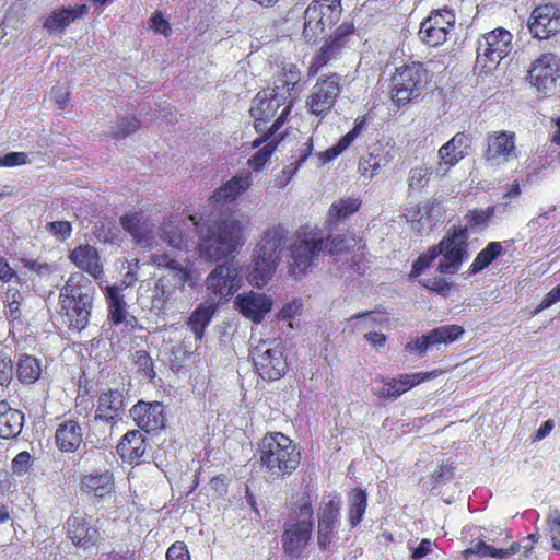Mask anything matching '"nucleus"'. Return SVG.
Instances as JSON below:
<instances>
[{
    "instance_id": "obj_18",
    "label": "nucleus",
    "mask_w": 560,
    "mask_h": 560,
    "mask_svg": "<svg viewBox=\"0 0 560 560\" xmlns=\"http://www.w3.org/2000/svg\"><path fill=\"white\" fill-rule=\"evenodd\" d=\"M455 16L452 11L439 10L432 12L420 25L419 36L423 43L436 47L446 39L454 27Z\"/></svg>"
},
{
    "instance_id": "obj_49",
    "label": "nucleus",
    "mask_w": 560,
    "mask_h": 560,
    "mask_svg": "<svg viewBox=\"0 0 560 560\" xmlns=\"http://www.w3.org/2000/svg\"><path fill=\"white\" fill-rule=\"evenodd\" d=\"M151 262L158 268H163L170 272L166 276H177L184 273L186 279H191V272L180 261L167 253H154L151 255Z\"/></svg>"
},
{
    "instance_id": "obj_38",
    "label": "nucleus",
    "mask_w": 560,
    "mask_h": 560,
    "mask_svg": "<svg viewBox=\"0 0 560 560\" xmlns=\"http://www.w3.org/2000/svg\"><path fill=\"white\" fill-rule=\"evenodd\" d=\"M392 160L389 152H384L380 148H375L366 155L361 156L359 162V171L361 175L368 179H372L378 172L385 167Z\"/></svg>"
},
{
    "instance_id": "obj_8",
    "label": "nucleus",
    "mask_w": 560,
    "mask_h": 560,
    "mask_svg": "<svg viewBox=\"0 0 560 560\" xmlns=\"http://www.w3.org/2000/svg\"><path fill=\"white\" fill-rule=\"evenodd\" d=\"M429 80V72L420 62L397 67L392 77V100L397 105H406L421 95Z\"/></svg>"
},
{
    "instance_id": "obj_25",
    "label": "nucleus",
    "mask_w": 560,
    "mask_h": 560,
    "mask_svg": "<svg viewBox=\"0 0 560 560\" xmlns=\"http://www.w3.org/2000/svg\"><path fill=\"white\" fill-rule=\"evenodd\" d=\"M125 405L126 399L122 390L108 389L97 398L94 419L107 423L121 419Z\"/></svg>"
},
{
    "instance_id": "obj_12",
    "label": "nucleus",
    "mask_w": 560,
    "mask_h": 560,
    "mask_svg": "<svg viewBox=\"0 0 560 560\" xmlns=\"http://www.w3.org/2000/svg\"><path fill=\"white\" fill-rule=\"evenodd\" d=\"M355 26L351 21H343L324 42L318 51L313 56L308 67L310 74L317 71L328 62L338 59L343 49L353 42Z\"/></svg>"
},
{
    "instance_id": "obj_33",
    "label": "nucleus",
    "mask_w": 560,
    "mask_h": 560,
    "mask_svg": "<svg viewBox=\"0 0 560 560\" xmlns=\"http://www.w3.org/2000/svg\"><path fill=\"white\" fill-rule=\"evenodd\" d=\"M113 487V475L109 471L84 475L81 480V490L100 499L108 495Z\"/></svg>"
},
{
    "instance_id": "obj_32",
    "label": "nucleus",
    "mask_w": 560,
    "mask_h": 560,
    "mask_svg": "<svg viewBox=\"0 0 560 560\" xmlns=\"http://www.w3.org/2000/svg\"><path fill=\"white\" fill-rule=\"evenodd\" d=\"M301 81V71L299 67L294 63H288L283 66L281 72L278 74L275 86L269 89L280 95V97L285 102H292L293 100L290 97L291 92Z\"/></svg>"
},
{
    "instance_id": "obj_19",
    "label": "nucleus",
    "mask_w": 560,
    "mask_h": 560,
    "mask_svg": "<svg viewBox=\"0 0 560 560\" xmlns=\"http://www.w3.org/2000/svg\"><path fill=\"white\" fill-rule=\"evenodd\" d=\"M241 276L233 265H219L207 277V289L213 300H228L241 287Z\"/></svg>"
},
{
    "instance_id": "obj_56",
    "label": "nucleus",
    "mask_w": 560,
    "mask_h": 560,
    "mask_svg": "<svg viewBox=\"0 0 560 560\" xmlns=\"http://www.w3.org/2000/svg\"><path fill=\"white\" fill-rule=\"evenodd\" d=\"M304 145H305V149L298 162V166L294 170H291V168L283 170L282 175L276 177V179H275L276 187L282 188V187L287 186L289 184V182L291 180L292 176L294 175L295 171L298 170V167L306 160L307 155L311 153V150H312L311 140H308Z\"/></svg>"
},
{
    "instance_id": "obj_27",
    "label": "nucleus",
    "mask_w": 560,
    "mask_h": 560,
    "mask_svg": "<svg viewBox=\"0 0 560 560\" xmlns=\"http://www.w3.org/2000/svg\"><path fill=\"white\" fill-rule=\"evenodd\" d=\"M107 302L108 319L115 325L125 324L126 327H133L135 317L127 318V303L122 294V287L107 285L104 290Z\"/></svg>"
},
{
    "instance_id": "obj_13",
    "label": "nucleus",
    "mask_w": 560,
    "mask_h": 560,
    "mask_svg": "<svg viewBox=\"0 0 560 560\" xmlns=\"http://www.w3.org/2000/svg\"><path fill=\"white\" fill-rule=\"evenodd\" d=\"M253 363L258 375L266 381L279 380L288 368L283 351L275 340H264L254 348Z\"/></svg>"
},
{
    "instance_id": "obj_20",
    "label": "nucleus",
    "mask_w": 560,
    "mask_h": 560,
    "mask_svg": "<svg viewBox=\"0 0 560 560\" xmlns=\"http://www.w3.org/2000/svg\"><path fill=\"white\" fill-rule=\"evenodd\" d=\"M527 27L535 38H549L560 31V10L551 3L536 7L528 19Z\"/></svg>"
},
{
    "instance_id": "obj_26",
    "label": "nucleus",
    "mask_w": 560,
    "mask_h": 560,
    "mask_svg": "<svg viewBox=\"0 0 560 560\" xmlns=\"http://www.w3.org/2000/svg\"><path fill=\"white\" fill-rule=\"evenodd\" d=\"M69 259L80 270L89 273L98 280L104 275V267L98 250L89 244L74 247L69 255Z\"/></svg>"
},
{
    "instance_id": "obj_55",
    "label": "nucleus",
    "mask_w": 560,
    "mask_h": 560,
    "mask_svg": "<svg viewBox=\"0 0 560 560\" xmlns=\"http://www.w3.org/2000/svg\"><path fill=\"white\" fill-rule=\"evenodd\" d=\"M45 230L60 242H65L72 234V225L69 221L48 222Z\"/></svg>"
},
{
    "instance_id": "obj_42",
    "label": "nucleus",
    "mask_w": 560,
    "mask_h": 560,
    "mask_svg": "<svg viewBox=\"0 0 560 560\" xmlns=\"http://www.w3.org/2000/svg\"><path fill=\"white\" fill-rule=\"evenodd\" d=\"M215 313L214 304H201L199 305L189 316L188 326L195 335L197 340H200L203 336L205 329L211 322Z\"/></svg>"
},
{
    "instance_id": "obj_54",
    "label": "nucleus",
    "mask_w": 560,
    "mask_h": 560,
    "mask_svg": "<svg viewBox=\"0 0 560 560\" xmlns=\"http://www.w3.org/2000/svg\"><path fill=\"white\" fill-rule=\"evenodd\" d=\"M419 283L423 288L443 295L450 291L452 285L448 280L440 276L421 278Z\"/></svg>"
},
{
    "instance_id": "obj_58",
    "label": "nucleus",
    "mask_w": 560,
    "mask_h": 560,
    "mask_svg": "<svg viewBox=\"0 0 560 560\" xmlns=\"http://www.w3.org/2000/svg\"><path fill=\"white\" fill-rule=\"evenodd\" d=\"M14 365L12 360L0 352V385L8 387L13 381Z\"/></svg>"
},
{
    "instance_id": "obj_14",
    "label": "nucleus",
    "mask_w": 560,
    "mask_h": 560,
    "mask_svg": "<svg viewBox=\"0 0 560 560\" xmlns=\"http://www.w3.org/2000/svg\"><path fill=\"white\" fill-rule=\"evenodd\" d=\"M559 78L560 59L551 52L542 54L535 59L527 74L529 84L545 95L555 93Z\"/></svg>"
},
{
    "instance_id": "obj_50",
    "label": "nucleus",
    "mask_w": 560,
    "mask_h": 560,
    "mask_svg": "<svg viewBox=\"0 0 560 560\" xmlns=\"http://www.w3.org/2000/svg\"><path fill=\"white\" fill-rule=\"evenodd\" d=\"M508 203H499L487 209H475L467 213L466 218L471 226H483L490 219L498 213L502 214L505 211Z\"/></svg>"
},
{
    "instance_id": "obj_52",
    "label": "nucleus",
    "mask_w": 560,
    "mask_h": 560,
    "mask_svg": "<svg viewBox=\"0 0 560 560\" xmlns=\"http://www.w3.org/2000/svg\"><path fill=\"white\" fill-rule=\"evenodd\" d=\"M431 168L427 165L417 166L410 170L408 185L411 189H420L428 185Z\"/></svg>"
},
{
    "instance_id": "obj_31",
    "label": "nucleus",
    "mask_w": 560,
    "mask_h": 560,
    "mask_svg": "<svg viewBox=\"0 0 560 560\" xmlns=\"http://www.w3.org/2000/svg\"><path fill=\"white\" fill-rule=\"evenodd\" d=\"M281 139L282 136L275 135L273 132H265L260 138L255 139L252 142L253 148H258L261 143H265V145L247 160V165L255 171L265 166L271 158V154L276 151Z\"/></svg>"
},
{
    "instance_id": "obj_16",
    "label": "nucleus",
    "mask_w": 560,
    "mask_h": 560,
    "mask_svg": "<svg viewBox=\"0 0 560 560\" xmlns=\"http://www.w3.org/2000/svg\"><path fill=\"white\" fill-rule=\"evenodd\" d=\"M436 375L438 372L432 371L401 374L397 378L381 376L374 380L372 390L381 398L395 400L416 385H419L424 381H429Z\"/></svg>"
},
{
    "instance_id": "obj_3",
    "label": "nucleus",
    "mask_w": 560,
    "mask_h": 560,
    "mask_svg": "<svg viewBox=\"0 0 560 560\" xmlns=\"http://www.w3.org/2000/svg\"><path fill=\"white\" fill-rule=\"evenodd\" d=\"M95 289L80 272L72 273L60 289L63 322L73 331H82L90 323Z\"/></svg>"
},
{
    "instance_id": "obj_4",
    "label": "nucleus",
    "mask_w": 560,
    "mask_h": 560,
    "mask_svg": "<svg viewBox=\"0 0 560 560\" xmlns=\"http://www.w3.org/2000/svg\"><path fill=\"white\" fill-rule=\"evenodd\" d=\"M257 453L265 478L271 481L290 476L301 460L293 441L280 432L266 434L258 444Z\"/></svg>"
},
{
    "instance_id": "obj_37",
    "label": "nucleus",
    "mask_w": 560,
    "mask_h": 560,
    "mask_svg": "<svg viewBox=\"0 0 560 560\" xmlns=\"http://www.w3.org/2000/svg\"><path fill=\"white\" fill-rule=\"evenodd\" d=\"M273 300L265 293L247 292V319L262 323L272 311Z\"/></svg>"
},
{
    "instance_id": "obj_63",
    "label": "nucleus",
    "mask_w": 560,
    "mask_h": 560,
    "mask_svg": "<svg viewBox=\"0 0 560 560\" xmlns=\"http://www.w3.org/2000/svg\"><path fill=\"white\" fill-rule=\"evenodd\" d=\"M31 466V455L28 452H20L12 460V470L15 475L25 474Z\"/></svg>"
},
{
    "instance_id": "obj_64",
    "label": "nucleus",
    "mask_w": 560,
    "mask_h": 560,
    "mask_svg": "<svg viewBox=\"0 0 560 560\" xmlns=\"http://www.w3.org/2000/svg\"><path fill=\"white\" fill-rule=\"evenodd\" d=\"M348 240L341 235L330 236L327 238L324 237V248L329 247L331 255H338L348 248V245L346 244Z\"/></svg>"
},
{
    "instance_id": "obj_11",
    "label": "nucleus",
    "mask_w": 560,
    "mask_h": 560,
    "mask_svg": "<svg viewBox=\"0 0 560 560\" xmlns=\"http://www.w3.org/2000/svg\"><path fill=\"white\" fill-rule=\"evenodd\" d=\"M313 532V508L308 501L300 504L296 517L290 522L283 533L282 544L285 553L298 557L307 546Z\"/></svg>"
},
{
    "instance_id": "obj_7",
    "label": "nucleus",
    "mask_w": 560,
    "mask_h": 560,
    "mask_svg": "<svg viewBox=\"0 0 560 560\" xmlns=\"http://www.w3.org/2000/svg\"><path fill=\"white\" fill-rule=\"evenodd\" d=\"M292 108V102L283 101L269 89L260 91L252 102L249 109L254 127L258 133L277 131L283 125Z\"/></svg>"
},
{
    "instance_id": "obj_62",
    "label": "nucleus",
    "mask_w": 560,
    "mask_h": 560,
    "mask_svg": "<svg viewBox=\"0 0 560 560\" xmlns=\"http://www.w3.org/2000/svg\"><path fill=\"white\" fill-rule=\"evenodd\" d=\"M430 348L431 343L428 338V334L421 337H417L406 345V349H408L411 353H415L417 355L424 354Z\"/></svg>"
},
{
    "instance_id": "obj_28",
    "label": "nucleus",
    "mask_w": 560,
    "mask_h": 560,
    "mask_svg": "<svg viewBox=\"0 0 560 560\" xmlns=\"http://www.w3.org/2000/svg\"><path fill=\"white\" fill-rule=\"evenodd\" d=\"M68 537L71 541L81 548L93 546L98 539V532L96 528L90 526L84 515L72 514L67 520Z\"/></svg>"
},
{
    "instance_id": "obj_36",
    "label": "nucleus",
    "mask_w": 560,
    "mask_h": 560,
    "mask_svg": "<svg viewBox=\"0 0 560 560\" xmlns=\"http://www.w3.org/2000/svg\"><path fill=\"white\" fill-rule=\"evenodd\" d=\"M182 221L173 218L165 219L159 230L160 240L170 247L182 250L187 247V240L180 228Z\"/></svg>"
},
{
    "instance_id": "obj_17",
    "label": "nucleus",
    "mask_w": 560,
    "mask_h": 560,
    "mask_svg": "<svg viewBox=\"0 0 560 560\" xmlns=\"http://www.w3.org/2000/svg\"><path fill=\"white\" fill-rule=\"evenodd\" d=\"M189 281L183 272L177 276L159 277L152 289L151 308L158 314L164 313L176 302L178 291H183Z\"/></svg>"
},
{
    "instance_id": "obj_39",
    "label": "nucleus",
    "mask_w": 560,
    "mask_h": 560,
    "mask_svg": "<svg viewBox=\"0 0 560 560\" xmlns=\"http://www.w3.org/2000/svg\"><path fill=\"white\" fill-rule=\"evenodd\" d=\"M365 125L364 118H358L353 128L346 133L335 145L324 152H319L317 158L320 164L328 163L347 150L350 144L358 138Z\"/></svg>"
},
{
    "instance_id": "obj_23",
    "label": "nucleus",
    "mask_w": 560,
    "mask_h": 560,
    "mask_svg": "<svg viewBox=\"0 0 560 560\" xmlns=\"http://www.w3.org/2000/svg\"><path fill=\"white\" fill-rule=\"evenodd\" d=\"M129 413L136 424L148 433L164 428V406L160 401L147 402L139 400L131 407Z\"/></svg>"
},
{
    "instance_id": "obj_29",
    "label": "nucleus",
    "mask_w": 560,
    "mask_h": 560,
    "mask_svg": "<svg viewBox=\"0 0 560 560\" xmlns=\"http://www.w3.org/2000/svg\"><path fill=\"white\" fill-rule=\"evenodd\" d=\"M82 436L83 432L79 422L69 419L58 424L55 433V442L59 451L73 453L82 443Z\"/></svg>"
},
{
    "instance_id": "obj_61",
    "label": "nucleus",
    "mask_w": 560,
    "mask_h": 560,
    "mask_svg": "<svg viewBox=\"0 0 560 560\" xmlns=\"http://www.w3.org/2000/svg\"><path fill=\"white\" fill-rule=\"evenodd\" d=\"M167 560H190L187 546L184 541L174 542L166 551Z\"/></svg>"
},
{
    "instance_id": "obj_41",
    "label": "nucleus",
    "mask_w": 560,
    "mask_h": 560,
    "mask_svg": "<svg viewBox=\"0 0 560 560\" xmlns=\"http://www.w3.org/2000/svg\"><path fill=\"white\" fill-rule=\"evenodd\" d=\"M368 508V493L361 488L351 490L348 494V520L352 528L363 520Z\"/></svg>"
},
{
    "instance_id": "obj_34",
    "label": "nucleus",
    "mask_w": 560,
    "mask_h": 560,
    "mask_svg": "<svg viewBox=\"0 0 560 560\" xmlns=\"http://www.w3.org/2000/svg\"><path fill=\"white\" fill-rule=\"evenodd\" d=\"M117 453L130 462L140 460L145 453L144 438L140 431H128L117 445Z\"/></svg>"
},
{
    "instance_id": "obj_40",
    "label": "nucleus",
    "mask_w": 560,
    "mask_h": 560,
    "mask_svg": "<svg viewBox=\"0 0 560 560\" xmlns=\"http://www.w3.org/2000/svg\"><path fill=\"white\" fill-rule=\"evenodd\" d=\"M443 207L440 202H431L422 206L417 220V230L421 234L430 233L443 220Z\"/></svg>"
},
{
    "instance_id": "obj_1",
    "label": "nucleus",
    "mask_w": 560,
    "mask_h": 560,
    "mask_svg": "<svg viewBox=\"0 0 560 560\" xmlns=\"http://www.w3.org/2000/svg\"><path fill=\"white\" fill-rule=\"evenodd\" d=\"M245 189V178L236 175L224 186L214 191L209 200L211 213L208 226L199 243L200 256L211 261H219L233 255L236 250L242 226L233 218V203Z\"/></svg>"
},
{
    "instance_id": "obj_43",
    "label": "nucleus",
    "mask_w": 560,
    "mask_h": 560,
    "mask_svg": "<svg viewBox=\"0 0 560 560\" xmlns=\"http://www.w3.org/2000/svg\"><path fill=\"white\" fill-rule=\"evenodd\" d=\"M40 374L42 366L37 358L30 354H23L19 358L16 376L21 383L33 384L40 377Z\"/></svg>"
},
{
    "instance_id": "obj_44",
    "label": "nucleus",
    "mask_w": 560,
    "mask_h": 560,
    "mask_svg": "<svg viewBox=\"0 0 560 560\" xmlns=\"http://www.w3.org/2000/svg\"><path fill=\"white\" fill-rule=\"evenodd\" d=\"M361 206V200L359 198H345L335 201L327 214V222L332 225L337 224L341 220H346L351 214L355 213Z\"/></svg>"
},
{
    "instance_id": "obj_2",
    "label": "nucleus",
    "mask_w": 560,
    "mask_h": 560,
    "mask_svg": "<svg viewBox=\"0 0 560 560\" xmlns=\"http://www.w3.org/2000/svg\"><path fill=\"white\" fill-rule=\"evenodd\" d=\"M468 256L467 229H454L413 261L410 278H418L435 259H439L436 269L441 275H455Z\"/></svg>"
},
{
    "instance_id": "obj_60",
    "label": "nucleus",
    "mask_w": 560,
    "mask_h": 560,
    "mask_svg": "<svg viewBox=\"0 0 560 560\" xmlns=\"http://www.w3.org/2000/svg\"><path fill=\"white\" fill-rule=\"evenodd\" d=\"M30 162L28 153L25 152H9L0 156V167H15L28 164Z\"/></svg>"
},
{
    "instance_id": "obj_10",
    "label": "nucleus",
    "mask_w": 560,
    "mask_h": 560,
    "mask_svg": "<svg viewBox=\"0 0 560 560\" xmlns=\"http://www.w3.org/2000/svg\"><path fill=\"white\" fill-rule=\"evenodd\" d=\"M513 35L503 27L485 34L477 42L476 62L483 69H495L512 50Z\"/></svg>"
},
{
    "instance_id": "obj_59",
    "label": "nucleus",
    "mask_w": 560,
    "mask_h": 560,
    "mask_svg": "<svg viewBox=\"0 0 560 560\" xmlns=\"http://www.w3.org/2000/svg\"><path fill=\"white\" fill-rule=\"evenodd\" d=\"M548 532L551 536L553 548L560 550V512L552 511L547 517Z\"/></svg>"
},
{
    "instance_id": "obj_30",
    "label": "nucleus",
    "mask_w": 560,
    "mask_h": 560,
    "mask_svg": "<svg viewBox=\"0 0 560 560\" xmlns=\"http://www.w3.org/2000/svg\"><path fill=\"white\" fill-rule=\"evenodd\" d=\"M24 425V413L12 408L7 400L0 401V438L16 439Z\"/></svg>"
},
{
    "instance_id": "obj_6",
    "label": "nucleus",
    "mask_w": 560,
    "mask_h": 560,
    "mask_svg": "<svg viewBox=\"0 0 560 560\" xmlns=\"http://www.w3.org/2000/svg\"><path fill=\"white\" fill-rule=\"evenodd\" d=\"M287 272L295 280L303 279L311 271L324 250V236L319 231H300L287 246Z\"/></svg>"
},
{
    "instance_id": "obj_48",
    "label": "nucleus",
    "mask_w": 560,
    "mask_h": 560,
    "mask_svg": "<svg viewBox=\"0 0 560 560\" xmlns=\"http://www.w3.org/2000/svg\"><path fill=\"white\" fill-rule=\"evenodd\" d=\"M503 246L500 242H490L478 253L469 267V275H476L487 268L497 257L501 255Z\"/></svg>"
},
{
    "instance_id": "obj_57",
    "label": "nucleus",
    "mask_w": 560,
    "mask_h": 560,
    "mask_svg": "<svg viewBox=\"0 0 560 560\" xmlns=\"http://www.w3.org/2000/svg\"><path fill=\"white\" fill-rule=\"evenodd\" d=\"M96 237L101 242L116 244L120 241V230L114 224H102L96 231Z\"/></svg>"
},
{
    "instance_id": "obj_24",
    "label": "nucleus",
    "mask_w": 560,
    "mask_h": 560,
    "mask_svg": "<svg viewBox=\"0 0 560 560\" xmlns=\"http://www.w3.org/2000/svg\"><path fill=\"white\" fill-rule=\"evenodd\" d=\"M485 159L491 165H501L516 156L515 136L513 132L500 131L487 138Z\"/></svg>"
},
{
    "instance_id": "obj_46",
    "label": "nucleus",
    "mask_w": 560,
    "mask_h": 560,
    "mask_svg": "<svg viewBox=\"0 0 560 560\" xmlns=\"http://www.w3.org/2000/svg\"><path fill=\"white\" fill-rule=\"evenodd\" d=\"M340 508L341 501L338 495L325 498L318 510V524L336 528L339 523Z\"/></svg>"
},
{
    "instance_id": "obj_9",
    "label": "nucleus",
    "mask_w": 560,
    "mask_h": 560,
    "mask_svg": "<svg viewBox=\"0 0 560 560\" xmlns=\"http://www.w3.org/2000/svg\"><path fill=\"white\" fill-rule=\"evenodd\" d=\"M341 12V0H313L304 11V39L316 42L326 28L339 21Z\"/></svg>"
},
{
    "instance_id": "obj_22",
    "label": "nucleus",
    "mask_w": 560,
    "mask_h": 560,
    "mask_svg": "<svg viewBox=\"0 0 560 560\" xmlns=\"http://www.w3.org/2000/svg\"><path fill=\"white\" fill-rule=\"evenodd\" d=\"M470 147L471 138L469 135L465 132L455 133L438 151V171L446 173L451 167L455 166L469 154Z\"/></svg>"
},
{
    "instance_id": "obj_5",
    "label": "nucleus",
    "mask_w": 560,
    "mask_h": 560,
    "mask_svg": "<svg viewBox=\"0 0 560 560\" xmlns=\"http://www.w3.org/2000/svg\"><path fill=\"white\" fill-rule=\"evenodd\" d=\"M287 246V231L281 226L266 230L253 254V265L247 266V282L261 288L266 285L276 271L278 257L276 253Z\"/></svg>"
},
{
    "instance_id": "obj_51",
    "label": "nucleus",
    "mask_w": 560,
    "mask_h": 560,
    "mask_svg": "<svg viewBox=\"0 0 560 560\" xmlns=\"http://www.w3.org/2000/svg\"><path fill=\"white\" fill-rule=\"evenodd\" d=\"M140 127V121L136 117H120L110 127L108 136L113 139H124L136 132Z\"/></svg>"
},
{
    "instance_id": "obj_45",
    "label": "nucleus",
    "mask_w": 560,
    "mask_h": 560,
    "mask_svg": "<svg viewBox=\"0 0 560 560\" xmlns=\"http://www.w3.org/2000/svg\"><path fill=\"white\" fill-rule=\"evenodd\" d=\"M384 319V315L375 311L358 313L347 319L343 331L354 332L371 329L381 324Z\"/></svg>"
},
{
    "instance_id": "obj_35",
    "label": "nucleus",
    "mask_w": 560,
    "mask_h": 560,
    "mask_svg": "<svg viewBox=\"0 0 560 560\" xmlns=\"http://www.w3.org/2000/svg\"><path fill=\"white\" fill-rule=\"evenodd\" d=\"M88 12L86 4H79L73 8H62L50 14L45 21V27L49 32H61L70 23L82 18Z\"/></svg>"
},
{
    "instance_id": "obj_53",
    "label": "nucleus",
    "mask_w": 560,
    "mask_h": 560,
    "mask_svg": "<svg viewBox=\"0 0 560 560\" xmlns=\"http://www.w3.org/2000/svg\"><path fill=\"white\" fill-rule=\"evenodd\" d=\"M135 364L138 370L150 381L155 377L154 363L150 354L144 350H138L135 353Z\"/></svg>"
},
{
    "instance_id": "obj_15",
    "label": "nucleus",
    "mask_w": 560,
    "mask_h": 560,
    "mask_svg": "<svg viewBox=\"0 0 560 560\" xmlns=\"http://www.w3.org/2000/svg\"><path fill=\"white\" fill-rule=\"evenodd\" d=\"M340 91L339 74L334 73L325 79H319L306 100L310 113L322 118L325 117L334 107Z\"/></svg>"
},
{
    "instance_id": "obj_21",
    "label": "nucleus",
    "mask_w": 560,
    "mask_h": 560,
    "mask_svg": "<svg viewBox=\"0 0 560 560\" xmlns=\"http://www.w3.org/2000/svg\"><path fill=\"white\" fill-rule=\"evenodd\" d=\"M120 225L135 242L136 245L143 249L152 248L155 244V234L152 220L144 218L139 212H129L120 217Z\"/></svg>"
},
{
    "instance_id": "obj_47",
    "label": "nucleus",
    "mask_w": 560,
    "mask_h": 560,
    "mask_svg": "<svg viewBox=\"0 0 560 560\" xmlns=\"http://www.w3.org/2000/svg\"><path fill=\"white\" fill-rule=\"evenodd\" d=\"M464 334V328L459 325H444L436 327L428 332L431 347L439 345H448L458 340Z\"/></svg>"
}]
</instances>
